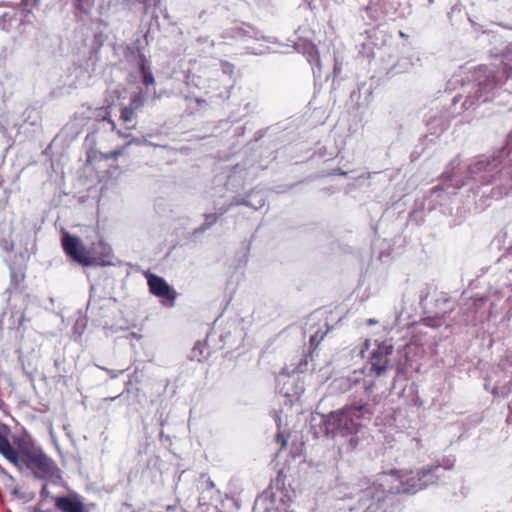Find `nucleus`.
I'll use <instances>...</instances> for the list:
<instances>
[{"instance_id":"nucleus-31","label":"nucleus","mask_w":512,"mask_h":512,"mask_svg":"<svg viewBox=\"0 0 512 512\" xmlns=\"http://www.w3.org/2000/svg\"><path fill=\"white\" fill-rule=\"evenodd\" d=\"M48 487H49L48 483H41V491H40L41 502L46 501L47 498L50 497V491H49Z\"/></svg>"},{"instance_id":"nucleus-19","label":"nucleus","mask_w":512,"mask_h":512,"mask_svg":"<svg viewBox=\"0 0 512 512\" xmlns=\"http://www.w3.org/2000/svg\"><path fill=\"white\" fill-rule=\"evenodd\" d=\"M209 354L210 350L207 343L205 341H197L189 354V358L192 361L202 362L207 359Z\"/></svg>"},{"instance_id":"nucleus-26","label":"nucleus","mask_w":512,"mask_h":512,"mask_svg":"<svg viewBox=\"0 0 512 512\" xmlns=\"http://www.w3.org/2000/svg\"><path fill=\"white\" fill-rule=\"evenodd\" d=\"M253 510L255 512H261V511L262 512H275V511H277L276 507L273 506L271 503H269V501H264L263 506H258L257 498L255 499Z\"/></svg>"},{"instance_id":"nucleus-4","label":"nucleus","mask_w":512,"mask_h":512,"mask_svg":"<svg viewBox=\"0 0 512 512\" xmlns=\"http://www.w3.org/2000/svg\"><path fill=\"white\" fill-rule=\"evenodd\" d=\"M455 459L443 457L433 463L427 464L416 472L393 470L398 487L402 493L415 494L429 486L438 484L444 477V472L454 467Z\"/></svg>"},{"instance_id":"nucleus-43","label":"nucleus","mask_w":512,"mask_h":512,"mask_svg":"<svg viewBox=\"0 0 512 512\" xmlns=\"http://www.w3.org/2000/svg\"><path fill=\"white\" fill-rule=\"evenodd\" d=\"M234 503H235L236 508L239 509L240 505L238 504V502L236 500H234Z\"/></svg>"},{"instance_id":"nucleus-17","label":"nucleus","mask_w":512,"mask_h":512,"mask_svg":"<svg viewBox=\"0 0 512 512\" xmlns=\"http://www.w3.org/2000/svg\"><path fill=\"white\" fill-rule=\"evenodd\" d=\"M395 355L396 359L393 368V370H395L394 382L400 378L407 379L412 371L415 370L413 362L406 351L395 350Z\"/></svg>"},{"instance_id":"nucleus-27","label":"nucleus","mask_w":512,"mask_h":512,"mask_svg":"<svg viewBox=\"0 0 512 512\" xmlns=\"http://www.w3.org/2000/svg\"><path fill=\"white\" fill-rule=\"evenodd\" d=\"M492 393L501 397H507L510 393H512V380L507 386L495 387Z\"/></svg>"},{"instance_id":"nucleus-21","label":"nucleus","mask_w":512,"mask_h":512,"mask_svg":"<svg viewBox=\"0 0 512 512\" xmlns=\"http://www.w3.org/2000/svg\"><path fill=\"white\" fill-rule=\"evenodd\" d=\"M110 109H111L110 105L103 106V107L99 108L95 114V117L97 120L107 121L111 126V130L114 131L116 129V124L111 119Z\"/></svg>"},{"instance_id":"nucleus-22","label":"nucleus","mask_w":512,"mask_h":512,"mask_svg":"<svg viewBox=\"0 0 512 512\" xmlns=\"http://www.w3.org/2000/svg\"><path fill=\"white\" fill-rule=\"evenodd\" d=\"M215 493H219V491L215 489L214 482L210 478H208L206 480V489L202 492L201 496L199 497V505H205L203 503V500H206V495L211 497Z\"/></svg>"},{"instance_id":"nucleus-9","label":"nucleus","mask_w":512,"mask_h":512,"mask_svg":"<svg viewBox=\"0 0 512 512\" xmlns=\"http://www.w3.org/2000/svg\"><path fill=\"white\" fill-rule=\"evenodd\" d=\"M396 359L395 349L392 344L382 342L377 344L364 366L368 376L383 377L393 370Z\"/></svg>"},{"instance_id":"nucleus-48","label":"nucleus","mask_w":512,"mask_h":512,"mask_svg":"<svg viewBox=\"0 0 512 512\" xmlns=\"http://www.w3.org/2000/svg\"><path fill=\"white\" fill-rule=\"evenodd\" d=\"M6 512H11L10 510H7Z\"/></svg>"},{"instance_id":"nucleus-7","label":"nucleus","mask_w":512,"mask_h":512,"mask_svg":"<svg viewBox=\"0 0 512 512\" xmlns=\"http://www.w3.org/2000/svg\"><path fill=\"white\" fill-rule=\"evenodd\" d=\"M62 246L65 253L73 261L83 266H106L111 264V248L103 242L93 244L90 249H86L79 237L64 232Z\"/></svg>"},{"instance_id":"nucleus-41","label":"nucleus","mask_w":512,"mask_h":512,"mask_svg":"<svg viewBox=\"0 0 512 512\" xmlns=\"http://www.w3.org/2000/svg\"><path fill=\"white\" fill-rule=\"evenodd\" d=\"M375 323H377V321L375 319H369L368 320V324L369 325H372V324H375Z\"/></svg>"},{"instance_id":"nucleus-23","label":"nucleus","mask_w":512,"mask_h":512,"mask_svg":"<svg viewBox=\"0 0 512 512\" xmlns=\"http://www.w3.org/2000/svg\"><path fill=\"white\" fill-rule=\"evenodd\" d=\"M264 204H265V200L263 197L260 196L257 199L256 203H252L249 200H247L246 198H241V199H238L235 202H233L231 205H245V206H249V207H252L253 209L257 210V209L263 207Z\"/></svg>"},{"instance_id":"nucleus-3","label":"nucleus","mask_w":512,"mask_h":512,"mask_svg":"<svg viewBox=\"0 0 512 512\" xmlns=\"http://www.w3.org/2000/svg\"><path fill=\"white\" fill-rule=\"evenodd\" d=\"M512 43L507 47L504 55L501 76L487 66H479L471 75L467 85H463V93L456 94L452 98V105L455 107L461 104V110L475 108L480 103L492 100L497 91L505 86V91L512 93Z\"/></svg>"},{"instance_id":"nucleus-47","label":"nucleus","mask_w":512,"mask_h":512,"mask_svg":"<svg viewBox=\"0 0 512 512\" xmlns=\"http://www.w3.org/2000/svg\"><path fill=\"white\" fill-rule=\"evenodd\" d=\"M509 406H510V407L512 406V401H511V403H510V405H509Z\"/></svg>"},{"instance_id":"nucleus-6","label":"nucleus","mask_w":512,"mask_h":512,"mask_svg":"<svg viewBox=\"0 0 512 512\" xmlns=\"http://www.w3.org/2000/svg\"><path fill=\"white\" fill-rule=\"evenodd\" d=\"M402 493L393 470L384 472L364 491L358 503L361 512H384L391 495Z\"/></svg>"},{"instance_id":"nucleus-1","label":"nucleus","mask_w":512,"mask_h":512,"mask_svg":"<svg viewBox=\"0 0 512 512\" xmlns=\"http://www.w3.org/2000/svg\"><path fill=\"white\" fill-rule=\"evenodd\" d=\"M460 173L466 185L474 187L494 185L490 196L495 199L507 196L512 191V131L508 135L507 147L498 154L480 155L470 161Z\"/></svg>"},{"instance_id":"nucleus-8","label":"nucleus","mask_w":512,"mask_h":512,"mask_svg":"<svg viewBox=\"0 0 512 512\" xmlns=\"http://www.w3.org/2000/svg\"><path fill=\"white\" fill-rule=\"evenodd\" d=\"M360 371H354L346 377H339L333 380L331 388L335 392L346 393L351 392L349 401H357L359 399L369 402L378 401V396L374 395L375 384L372 380L362 377Z\"/></svg>"},{"instance_id":"nucleus-42","label":"nucleus","mask_w":512,"mask_h":512,"mask_svg":"<svg viewBox=\"0 0 512 512\" xmlns=\"http://www.w3.org/2000/svg\"><path fill=\"white\" fill-rule=\"evenodd\" d=\"M507 252L509 255H512V245L508 248Z\"/></svg>"},{"instance_id":"nucleus-14","label":"nucleus","mask_w":512,"mask_h":512,"mask_svg":"<svg viewBox=\"0 0 512 512\" xmlns=\"http://www.w3.org/2000/svg\"><path fill=\"white\" fill-rule=\"evenodd\" d=\"M486 302L487 298L485 296H475L470 298L463 305V313L468 317L466 319L467 324L475 325L477 321H482L486 317L485 311L483 310Z\"/></svg>"},{"instance_id":"nucleus-35","label":"nucleus","mask_w":512,"mask_h":512,"mask_svg":"<svg viewBox=\"0 0 512 512\" xmlns=\"http://www.w3.org/2000/svg\"><path fill=\"white\" fill-rule=\"evenodd\" d=\"M203 503L205 505H200L202 512H222L220 509H218V507L210 506L209 504H207L205 500H203Z\"/></svg>"},{"instance_id":"nucleus-30","label":"nucleus","mask_w":512,"mask_h":512,"mask_svg":"<svg viewBox=\"0 0 512 512\" xmlns=\"http://www.w3.org/2000/svg\"><path fill=\"white\" fill-rule=\"evenodd\" d=\"M221 70L226 75H232L234 72V65L227 61H221Z\"/></svg>"},{"instance_id":"nucleus-34","label":"nucleus","mask_w":512,"mask_h":512,"mask_svg":"<svg viewBox=\"0 0 512 512\" xmlns=\"http://www.w3.org/2000/svg\"><path fill=\"white\" fill-rule=\"evenodd\" d=\"M104 371H106L111 379H115L119 377L125 370H112L105 367H100Z\"/></svg>"},{"instance_id":"nucleus-44","label":"nucleus","mask_w":512,"mask_h":512,"mask_svg":"<svg viewBox=\"0 0 512 512\" xmlns=\"http://www.w3.org/2000/svg\"><path fill=\"white\" fill-rule=\"evenodd\" d=\"M508 361L510 362V364L512 365V355L511 356H508Z\"/></svg>"},{"instance_id":"nucleus-11","label":"nucleus","mask_w":512,"mask_h":512,"mask_svg":"<svg viewBox=\"0 0 512 512\" xmlns=\"http://www.w3.org/2000/svg\"><path fill=\"white\" fill-rule=\"evenodd\" d=\"M51 480L53 483L61 479L60 469L52 458L42 449L34 446V478Z\"/></svg>"},{"instance_id":"nucleus-38","label":"nucleus","mask_w":512,"mask_h":512,"mask_svg":"<svg viewBox=\"0 0 512 512\" xmlns=\"http://www.w3.org/2000/svg\"><path fill=\"white\" fill-rule=\"evenodd\" d=\"M497 307V304L495 302H491V311L488 313V317L492 316L493 311L492 309H495Z\"/></svg>"},{"instance_id":"nucleus-2","label":"nucleus","mask_w":512,"mask_h":512,"mask_svg":"<svg viewBox=\"0 0 512 512\" xmlns=\"http://www.w3.org/2000/svg\"><path fill=\"white\" fill-rule=\"evenodd\" d=\"M377 403L378 401L365 402L359 399L322 415L318 433L332 439H344L349 448L354 449L374 415Z\"/></svg>"},{"instance_id":"nucleus-20","label":"nucleus","mask_w":512,"mask_h":512,"mask_svg":"<svg viewBox=\"0 0 512 512\" xmlns=\"http://www.w3.org/2000/svg\"><path fill=\"white\" fill-rule=\"evenodd\" d=\"M227 209L221 210L219 214L217 213H208L204 214V222L197 228L194 229L193 235H199L204 233L206 230L210 229L217 221L219 216L223 215Z\"/></svg>"},{"instance_id":"nucleus-32","label":"nucleus","mask_w":512,"mask_h":512,"mask_svg":"<svg viewBox=\"0 0 512 512\" xmlns=\"http://www.w3.org/2000/svg\"><path fill=\"white\" fill-rule=\"evenodd\" d=\"M308 61L310 63H312L313 61H316L317 62V65L319 66L320 65V61L318 59V55H317V51H316V48L315 46H311L309 48V52H308Z\"/></svg>"},{"instance_id":"nucleus-33","label":"nucleus","mask_w":512,"mask_h":512,"mask_svg":"<svg viewBox=\"0 0 512 512\" xmlns=\"http://www.w3.org/2000/svg\"><path fill=\"white\" fill-rule=\"evenodd\" d=\"M288 436L285 435L283 432L279 431L276 434V442L281 445V448H284L287 445Z\"/></svg>"},{"instance_id":"nucleus-12","label":"nucleus","mask_w":512,"mask_h":512,"mask_svg":"<svg viewBox=\"0 0 512 512\" xmlns=\"http://www.w3.org/2000/svg\"><path fill=\"white\" fill-rule=\"evenodd\" d=\"M126 58L130 63H135L139 68L142 75V82L144 85L149 86L154 84L155 79L151 71V63L146 58L141 47L139 46V40L136 41L133 46L127 47Z\"/></svg>"},{"instance_id":"nucleus-16","label":"nucleus","mask_w":512,"mask_h":512,"mask_svg":"<svg viewBox=\"0 0 512 512\" xmlns=\"http://www.w3.org/2000/svg\"><path fill=\"white\" fill-rule=\"evenodd\" d=\"M224 37L235 38L241 41H247L249 39L258 41L264 38L260 30L248 23H242L241 25L227 29L224 32Z\"/></svg>"},{"instance_id":"nucleus-28","label":"nucleus","mask_w":512,"mask_h":512,"mask_svg":"<svg viewBox=\"0 0 512 512\" xmlns=\"http://www.w3.org/2000/svg\"><path fill=\"white\" fill-rule=\"evenodd\" d=\"M134 112L133 108L123 107L120 115L121 120L125 123L131 122L134 118Z\"/></svg>"},{"instance_id":"nucleus-29","label":"nucleus","mask_w":512,"mask_h":512,"mask_svg":"<svg viewBox=\"0 0 512 512\" xmlns=\"http://www.w3.org/2000/svg\"><path fill=\"white\" fill-rule=\"evenodd\" d=\"M143 105V99L140 95H134L131 99H130V104H129V108H133V111H135L136 109H138L139 107H141Z\"/></svg>"},{"instance_id":"nucleus-10","label":"nucleus","mask_w":512,"mask_h":512,"mask_svg":"<svg viewBox=\"0 0 512 512\" xmlns=\"http://www.w3.org/2000/svg\"><path fill=\"white\" fill-rule=\"evenodd\" d=\"M284 485L285 476L283 472L280 471L276 478L272 480L269 487L257 497V505L263 506L264 501H269L277 510H279L281 506H286L290 501V497L288 492L284 489Z\"/></svg>"},{"instance_id":"nucleus-13","label":"nucleus","mask_w":512,"mask_h":512,"mask_svg":"<svg viewBox=\"0 0 512 512\" xmlns=\"http://www.w3.org/2000/svg\"><path fill=\"white\" fill-rule=\"evenodd\" d=\"M148 285L150 292L160 298H163V304L172 307L175 304L176 293L161 277L149 274Z\"/></svg>"},{"instance_id":"nucleus-37","label":"nucleus","mask_w":512,"mask_h":512,"mask_svg":"<svg viewBox=\"0 0 512 512\" xmlns=\"http://www.w3.org/2000/svg\"><path fill=\"white\" fill-rule=\"evenodd\" d=\"M121 154L120 150H114L110 152L109 156L107 158H117Z\"/></svg>"},{"instance_id":"nucleus-18","label":"nucleus","mask_w":512,"mask_h":512,"mask_svg":"<svg viewBox=\"0 0 512 512\" xmlns=\"http://www.w3.org/2000/svg\"><path fill=\"white\" fill-rule=\"evenodd\" d=\"M55 506L61 512H86L85 505L78 495L59 496L55 499Z\"/></svg>"},{"instance_id":"nucleus-25","label":"nucleus","mask_w":512,"mask_h":512,"mask_svg":"<svg viewBox=\"0 0 512 512\" xmlns=\"http://www.w3.org/2000/svg\"><path fill=\"white\" fill-rule=\"evenodd\" d=\"M94 4V0H75V6L81 13H88Z\"/></svg>"},{"instance_id":"nucleus-46","label":"nucleus","mask_w":512,"mask_h":512,"mask_svg":"<svg viewBox=\"0 0 512 512\" xmlns=\"http://www.w3.org/2000/svg\"><path fill=\"white\" fill-rule=\"evenodd\" d=\"M34 1V5L36 4L37 0H33Z\"/></svg>"},{"instance_id":"nucleus-39","label":"nucleus","mask_w":512,"mask_h":512,"mask_svg":"<svg viewBox=\"0 0 512 512\" xmlns=\"http://www.w3.org/2000/svg\"><path fill=\"white\" fill-rule=\"evenodd\" d=\"M118 397H120V395L118 396H115V397H106L103 399V401L107 402V401H114L115 399H117Z\"/></svg>"},{"instance_id":"nucleus-24","label":"nucleus","mask_w":512,"mask_h":512,"mask_svg":"<svg viewBox=\"0 0 512 512\" xmlns=\"http://www.w3.org/2000/svg\"><path fill=\"white\" fill-rule=\"evenodd\" d=\"M0 453L5 457H10L13 454V448L5 435L0 432Z\"/></svg>"},{"instance_id":"nucleus-5","label":"nucleus","mask_w":512,"mask_h":512,"mask_svg":"<svg viewBox=\"0 0 512 512\" xmlns=\"http://www.w3.org/2000/svg\"><path fill=\"white\" fill-rule=\"evenodd\" d=\"M466 185L460 173V158L456 156L441 175V183L431 188L423 200V207L429 211L446 205L458 190Z\"/></svg>"},{"instance_id":"nucleus-40","label":"nucleus","mask_w":512,"mask_h":512,"mask_svg":"<svg viewBox=\"0 0 512 512\" xmlns=\"http://www.w3.org/2000/svg\"><path fill=\"white\" fill-rule=\"evenodd\" d=\"M196 102L198 104H202V103H205V100L204 99H201V98H196Z\"/></svg>"},{"instance_id":"nucleus-36","label":"nucleus","mask_w":512,"mask_h":512,"mask_svg":"<svg viewBox=\"0 0 512 512\" xmlns=\"http://www.w3.org/2000/svg\"><path fill=\"white\" fill-rule=\"evenodd\" d=\"M323 337H324L323 335H321L320 337H318V334H317V333H315L314 335H312V336L310 337V344H311V346H315V347H316V346L319 344V342L323 339Z\"/></svg>"},{"instance_id":"nucleus-45","label":"nucleus","mask_w":512,"mask_h":512,"mask_svg":"<svg viewBox=\"0 0 512 512\" xmlns=\"http://www.w3.org/2000/svg\"><path fill=\"white\" fill-rule=\"evenodd\" d=\"M131 335L133 336V338L137 337V335L135 333H131Z\"/></svg>"},{"instance_id":"nucleus-15","label":"nucleus","mask_w":512,"mask_h":512,"mask_svg":"<svg viewBox=\"0 0 512 512\" xmlns=\"http://www.w3.org/2000/svg\"><path fill=\"white\" fill-rule=\"evenodd\" d=\"M29 255L20 254L16 255L15 259L10 266L11 270V286L18 289L22 286L26 278V270L28 268Z\"/></svg>"}]
</instances>
